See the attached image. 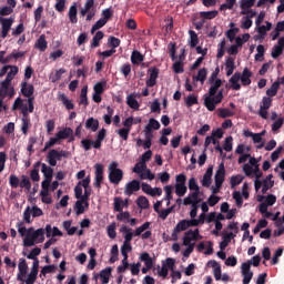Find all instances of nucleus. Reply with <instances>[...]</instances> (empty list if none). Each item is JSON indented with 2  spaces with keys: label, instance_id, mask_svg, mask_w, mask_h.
<instances>
[{
  "label": "nucleus",
  "instance_id": "1",
  "mask_svg": "<svg viewBox=\"0 0 284 284\" xmlns=\"http://www.w3.org/2000/svg\"><path fill=\"white\" fill-rule=\"evenodd\" d=\"M9 70L10 72H7L6 79L0 83V97H9V99H12V97H14V87H10V83H12L14 77L19 74V67L11 65Z\"/></svg>",
  "mask_w": 284,
  "mask_h": 284
},
{
  "label": "nucleus",
  "instance_id": "2",
  "mask_svg": "<svg viewBox=\"0 0 284 284\" xmlns=\"http://www.w3.org/2000/svg\"><path fill=\"white\" fill-rule=\"evenodd\" d=\"M105 136H108V130L101 129L95 135V141L90 139L81 140V148H83L84 152H90L92 148H94V150H101Z\"/></svg>",
  "mask_w": 284,
  "mask_h": 284
},
{
  "label": "nucleus",
  "instance_id": "3",
  "mask_svg": "<svg viewBox=\"0 0 284 284\" xmlns=\"http://www.w3.org/2000/svg\"><path fill=\"white\" fill-rule=\"evenodd\" d=\"M109 181L113 185H119L123 181V170L119 169V162L112 161L109 164Z\"/></svg>",
  "mask_w": 284,
  "mask_h": 284
},
{
  "label": "nucleus",
  "instance_id": "4",
  "mask_svg": "<svg viewBox=\"0 0 284 284\" xmlns=\"http://www.w3.org/2000/svg\"><path fill=\"white\" fill-rule=\"evenodd\" d=\"M223 101V89L217 92V94H204V106L209 112H214L216 110V105L222 103Z\"/></svg>",
  "mask_w": 284,
  "mask_h": 284
},
{
  "label": "nucleus",
  "instance_id": "5",
  "mask_svg": "<svg viewBox=\"0 0 284 284\" xmlns=\"http://www.w3.org/2000/svg\"><path fill=\"white\" fill-rule=\"evenodd\" d=\"M141 190V182L139 180H132L128 182L124 186L125 196H132L134 192H139Z\"/></svg>",
  "mask_w": 284,
  "mask_h": 284
},
{
  "label": "nucleus",
  "instance_id": "6",
  "mask_svg": "<svg viewBox=\"0 0 284 284\" xmlns=\"http://www.w3.org/2000/svg\"><path fill=\"white\" fill-rule=\"evenodd\" d=\"M161 72V70H159V68L156 67H152L149 69L148 73H149V79L146 80V88H154V85H156V79H159V73Z\"/></svg>",
  "mask_w": 284,
  "mask_h": 284
},
{
  "label": "nucleus",
  "instance_id": "7",
  "mask_svg": "<svg viewBox=\"0 0 284 284\" xmlns=\"http://www.w3.org/2000/svg\"><path fill=\"white\" fill-rule=\"evenodd\" d=\"M215 186L222 187L225 182V164L221 163L214 176Z\"/></svg>",
  "mask_w": 284,
  "mask_h": 284
},
{
  "label": "nucleus",
  "instance_id": "8",
  "mask_svg": "<svg viewBox=\"0 0 284 284\" xmlns=\"http://www.w3.org/2000/svg\"><path fill=\"white\" fill-rule=\"evenodd\" d=\"M18 270H19V273L17 275V281H20L21 283H26V280L23 278V276L28 274V262L26 261V258L22 257L19 260Z\"/></svg>",
  "mask_w": 284,
  "mask_h": 284
},
{
  "label": "nucleus",
  "instance_id": "9",
  "mask_svg": "<svg viewBox=\"0 0 284 284\" xmlns=\"http://www.w3.org/2000/svg\"><path fill=\"white\" fill-rule=\"evenodd\" d=\"M94 170H95V178H94V187H98V190H100L101 187V183H103V164L101 163H97L94 165Z\"/></svg>",
  "mask_w": 284,
  "mask_h": 284
},
{
  "label": "nucleus",
  "instance_id": "10",
  "mask_svg": "<svg viewBox=\"0 0 284 284\" xmlns=\"http://www.w3.org/2000/svg\"><path fill=\"white\" fill-rule=\"evenodd\" d=\"M21 93L27 99H34V85L28 84V81L21 82Z\"/></svg>",
  "mask_w": 284,
  "mask_h": 284
},
{
  "label": "nucleus",
  "instance_id": "11",
  "mask_svg": "<svg viewBox=\"0 0 284 284\" xmlns=\"http://www.w3.org/2000/svg\"><path fill=\"white\" fill-rule=\"evenodd\" d=\"M47 159L49 165H51V168H55L57 161H61V154H59V151L57 149H53L49 151Z\"/></svg>",
  "mask_w": 284,
  "mask_h": 284
},
{
  "label": "nucleus",
  "instance_id": "12",
  "mask_svg": "<svg viewBox=\"0 0 284 284\" xmlns=\"http://www.w3.org/2000/svg\"><path fill=\"white\" fill-rule=\"evenodd\" d=\"M207 267H213V276L215 278V281H221V264H219V262H216L215 260H211L207 262Z\"/></svg>",
  "mask_w": 284,
  "mask_h": 284
},
{
  "label": "nucleus",
  "instance_id": "13",
  "mask_svg": "<svg viewBox=\"0 0 284 284\" xmlns=\"http://www.w3.org/2000/svg\"><path fill=\"white\" fill-rule=\"evenodd\" d=\"M74 131L71 128H65L63 130H60L55 136L61 141V140H65V139H70L71 141H74Z\"/></svg>",
  "mask_w": 284,
  "mask_h": 284
},
{
  "label": "nucleus",
  "instance_id": "14",
  "mask_svg": "<svg viewBox=\"0 0 284 284\" xmlns=\"http://www.w3.org/2000/svg\"><path fill=\"white\" fill-rule=\"evenodd\" d=\"M212 174H214V168L209 166L202 179L203 187H210L212 185Z\"/></svg>",
  "mask_w": 284,
  "mask_h": 284
},
{
  "label": "nucleus",
  "instance_id": "15",
  "mask_svg": "<svg viewBox=\"0 0 284 284\" xmlns=\"http://www.w3.org/2000/svg\"><path fill=\"white\" fill-rule=\"evenodd\" d=\"M251 77H252V73L250 69L245 68L242 74H240V81L242 85L244 87L251 85L252 84V80L250 79Z\"/></svg>",
  "mask_w": 284,
  "mask_h": 284
},
{
  "label": "nucleus",
  "instance_id": "16",
  "mask_svg": "<svg viewBox=\"0 0 284 284\" xmlns=\"http://www.w3.org/2000/svg\"><path fill=\"white\" fill-rule=\"evenodd\" d=\"M145 61V55H143L139 50H133L131 53V63L133 65H139Z\"/></svg>",
  "mask_w": 284,
  "mask_h": 284
},
{
  "label": "nucleus",
  "instance_id": "17",
  "mask_svg": "<svg viewBox=\"0 0 284 284\" xmlns=\"http://www.w3.org/2000/svg\"><path fill=\"white\" fill-rule=\"evenodd\" d=\"M110 276H112V267L108 266L100 272L101 284L110 283Z\"/></svg>",
  "mask_w": 284,
  "mask_h": 284
},
{
  "label": "nucleus",
  "instance_id": "18",
  "mask_svg": "<svg viewBox=\"0 0 284 284\" xmlns=\"http://www.w3.org/2000/svg\"><path fill=\"white\" fill-rule=\"evenodd\" d=\"M85 130L91 132H97L99 130V120L94 118H89L84 123Z\"/></svg>",
  "mask_w": 284,
  "mask_h": 284
},
{
  "label": "nucleus",
  "instance_id": "19",
  "mask_svg": "<svg viewBox=\"0 0 284 284\" xmlns=\"http://www.w3.org/2000/svg\"><path fill=\"white\" fill-rule=\"evenodd\" d=\"M225 68L226 77H232V74H234V70H236V65L234 64V58L227 57L225 59Z\"/></svg>",
  "mask_w": 284,
  "mask_h": 284
},
{
  "label": "nucleus",
  "instance_id": "20",
  "mask_svg": "<svg viewBox=\"0 0 284 284\" xmlns=\"http://www.w3.org/2000/svg\"><path fill=\"white\" fill-rule=\"evenodd\" d=\"M120 232H122L124 235V242L125 245H128V243H132V239L134 236V233H132V229L125 226V225H122L121 229H120Z\"/></svg>",
  "mask_w": 284,
  "mask_h": 284
},
{
  "label": "nucleus",
  "instance_id": "21",
  "mask_svg": "<svg viewBox=\"0 0 284 284\" xmlns=\"http://www.w3.org/2000/svg\"><path fill=\"white\" fill-rule=\"evenodd\" d=\"M140 261H142V263H144L145 267H148V270H152V267H154V261L152 260V257L150 256V253L144 252L140 255Z\"/></svg>",
  "mask_w": 284,
  "mask_h": 284
},
{
  "label": "nucleus",
  "instance_id": "22",
  "mask_svg": "<svg viewBox=\"0 0 284 284\" xmlns=\"http://www.w3.org/2000/svg\"><path fill=\"white\" fill-rule=\"evenodd\" d=\"M41 172L47 181H52V175L54 170L51 166H48L45 163H41Z\"/></svg>",
  "mask_w": 284,
  "mask_h": 284
},
{
  "label": "nucleus",
  "instance_id": "23",
  "mask_svg": "<svg viewBox=\"0 0 284 284\" xmlns=\"http://www.w3.org/2000/svg\"><path fill=\"white\" fill-rule=\"evenodd\" d=\"M200 194H201V191H193L192 193L189 194V196H186L183 200V205H190V203L194 201L201 202L202 200L199 197Z\"/></svg>",
  "mask_w": 284,
  "mask_h": 284
},
{
  "label": "nucleus",
  "instance_id": "24",
  "mask_svg": "<svg viewBox=\"0 0 284 284\" xmlns=\"http://www.w3.org/2000/svg\"><path fill=\"white\" fill-rule=\"evenodd\" d=\"M36 48L40 50V52H45L48 50V40H45V34H41L36 42Z\"/></svg>",
  "mask_w": 284,
  "mask_h": 284
},
{
  "label": "nucleus",
  "instance_id": "25",
  "mask_svg": "<svg viewBox=\"0 0 284 284\" xmlns=\"http://www.w3.org/2000/svg\"><path fill=\"white\" fill-rule=\"evenodd\" d=\"M28 104H24V106L22 108V114L23 116H28V112L32 113L34 112V98H29L27 100Z\"/></svg>",
  "mask_w": 284,
  "mask_h": 284
},
{
  "label": "nucleus",
  "instance_id": "26",
  "mask_svg": "<svg viewBox=\"0 0 284 284\" xmlns=\"http://www.w3.org/2000/svg\"><path fill=\"white\" fill-rule=\"evenodd\" d=\"M126 105H129L131 110H139V108H141V105L139 104V101L132 93L126 97Z\"/></svg>",
  "mask_w": 284,
  "mask_h": 284
},
{
  "label": "nucleus",
  "instance_id": "27",
  "mask_svg": "<svg viewBox=\"0 0 284 284\" xmlns=\"http://www.w3.org/2000/svg\"><path fill=\"white\" fill-rule=\"evenodd\" d=\"M19 187L27 190V192L32 190V182H30V178L28 175H21Z\"/></svg>",
  "mask_w": 284,
  "mask_h": 284
},
{
  "label": "nucleus",
  "instance_id": "28",
  "mask_svg": "<svg viewBox=\"0 0 284 284\" xmlns=\"http://www.w3.org/2000/svg\"><path fill=\"white\" fill-rule=\"evenodd\" d=\"M278 88H281V82H274L271 88L266 90V95L272 99V97H276L278 94Z\"/></svg>",
  "mask_w": 284,
  "mask_h": 284
},
{
  "label": "nucleus",
  "instance_id": "29",
  "mask_svg": "<svg viewBox=\"0 0 284 284\" xmlns=\"http://www.w3.org/2000/svg\"><path fill=\"white\" fill-rule=\"evenodd\" d=\"M31 236L34 239V241H39V243H43L45 241V230L38 229L31 234Z\"/></svg>",
  "mask_w": 284,
  "mask_h": 284
},
{
  "label": "nucleus",
  "instance_id": "30",
  "mask_svg": "<svg viewBox=\"0 0 284 284\" xmlns=\"http://www.w3.org/2000/svg\"><path fill=\"white\" fill-rule=\"evenodd\" d=\"M92 10H97L94 8V0H87L84 3V8L81 9V11H80V14H81V17H85V14H88V12H90Z\"/></svg>",
  "mask_w": 284,
  "mask_h": 284
},
{
  "label": "nucleus",
  "instance_id": "31",
  "mask_svg": "<svg viewBox=\"0 0 284 284\" xmlns=\"http://www.w3.org/2000/svg\"><path fill=\"white\" fill-rule=\"evenodd\" d=\"M0 23L2 26V30L10 31L12 29V23H14V19L0 17Z\"/></svg>",
  "mask_w": 284,
  "mask_h": 284
},
{
  "label": "nucleus",
  "instance_id": "32",
  "mask_svg": "<svg viewBox=\"0 0 284 284\" xmlns=\"http://www.w3.org/2000/svg\"><path fill=\"white\" fill-rule=\"evenodd\" d=\"M59 99L67 110H74V103H72V100L68 99L65 93L60 94Z\"/></svg>",
  "mask_w": 284,
  "mask_h": 284
},
{
  "label": "nucleus",
  "instance_id": "33",
  "mask_svg": "<svg viewBox=\"0 0 284 284\" xmlns=\"http://www.w3.org/2000/svg\"><path fill=\"white\" fill-rule=\"evenodd\" d=\"M221 85H223V80L222 79L215 80L213 83H211V88L209 89V94H211V97H214L216 92H219V88H221Z\"/></svg>",
  "mask_w": 284,
  "mask_h": 284
},
{
  "label": "nucleus",
  "instance_id": "34",
  "mask_svg": "<svg viewBox=\"0 0 284 284\" xmlns=\"http://www.w3.org/2000/svg\"><path fill=\"white\" fill-rule=\"evenodd\" d=\"M103 37H105L103 31H98L92 39L91 48H99V45H101L100 41L103 39Z\"/></svg>",
  "mask_w": 284,
  "mask_h": 284
},
{
  "label": "nucleus",
  "instance_id": "35",
  "mask_svg": "<svg viewBox=\"0 0 284 284\" xmlns=\"http://www.w3.org/2000/svg\"><path fill=\"white\" fill-rule=\"evenodd\" d=\"M22 254H23V256H27V258H29L30 261H38L39 258L37 256H39L41 254V248L36 247V248L31 250V252L29 254H27L26 252H23Z\"/></svg>",
  "mask_w": 284,
  "mask_h": 284
},
{
  "label": "nucleus",
  "instance_id": "36",
  "mask_svg": "<svg viewBox=\"0 0 284 284\" xmlns=\"http://www.w3.org/2000/svg\"><path fill=\"white\" fill-rule=\"evenodd\" d=\"M200 17H201V19H204V20L205 19H209V20L216 19V17H219V11H216V10L201 11Z\"/></svg>",
  "mask_w": 284,
  "mask_h": 284
},
{
  "label": "nucleus",
  "instance_id": "37",
  "mask_svg": "<svg viewBox=\"0 0 284 284\" xmlns=\"http://www.w3.org/2000/svg\"><path fill=\"white\" fill-rule=\"evenodd\" d=\"M123 207L124 204H123V197H114L113 200V210L114 212H123Z\"/></svg>",
  "mask_w": 284,
  "mask_h": 284
},
{
  "label": "nucleus",
  "instance_id": "38",
  "mask_svg": "<svg viewBox=\"0 0 284 284\" xmlns=\"http://www.w3.org/2000/svg\"><path fill=\"white\" fill-rule=\"evenodd\" d=\"M136 204L141 207V210H148L150 207V201L143 195L138 197Z\"/></svg>",
  "mask_w": 284,
  "mask_h": 284
},
{
  "label": "nucleus",
  "instance_id": "39",
  "mask_svg": "<svg viewBox=\"0 0 284 284\" xmlns=\"http://www.w3.org/2000/svg\"><path fill=\"white\" fill-rule=\"evenodd\" d=\"M205 79H207V69L205 68L200 69L197 75L193 77L194 81H200L201 83H204Z\"/></svg>",
  "mask_w": 284,
  "mask_h": 284
},
{
  "label": "nucleus",
  "instance_id": "40",
  "mask_svg": "<svg viewBox=\"0 0 284 284\" xmlns=\"http://www.w3.org/2000/svg\"><path fill=\"white\" fill-rule=\"evenodd\" d=\"M184 102L186 108H192V105H199V97L190 94L187 95Z\"/></svg>",
  "mask_w": 284,
  "mask_h": 284
},
{
  "label": "nucleus",
  "instance_id": "41",
  "mask_svg": "<svg viewBox=\"0 0 284 284\" xmlns=\"http://www.w3.org/2000/svg\"><path fill=\"white\" fill-rule=\"evenodd\" d=\"M77 4H72L69 9V19L72 23H78L79 18H77Z\"/></svg>",
  "mask_w": 284,
  "mask_h": 284
},
{
  "label": "nucleus",
  "instance_id": "42",
  "mask_svg": "<svg viewBox=\"0 0 284 284\" xmlns=\"http://www.w3.org/2000/svg\"><path fill=\"white\" fill-rule=\"evenodd\" d=\"M65 74V69L57 70L54 73L50 75L52 83H57V81H61V78Z\"/></svg>",
  "mask_w": 284,
  "mask_h": 284
},
{
  "label": "nucleus",
  "instance_id": "43",
  "mask_svg": "<svg viewBox=\"0 0 284 284\" xmlns=\"http://www.w3.org/2000/svg\"><path fill=\"white\" fill-rule=\"evenodd\" d=\"M219 145V140L214 138L213 135H207L204 141V152H207V148H210V144Z\"/></svg>",
  "mask_w": 284,
  "mask_h": 284
},
{
  "label": "nucleus",
  "instance_id": "44",
  "mask_svg": "<svg viewBox=\"0 0 284 284\" xmlns=\"http://www.w3.org/2000/svg\"><path fill=\"white\" fill-rule=\"evenodd\" d=\"M189 34H190V47L191 48H196V45H199V34H196L195 31L193 30H190L189 31Z\"/></svg>",
  "mask_w": 284,
  "mask_h": 284
},
{
  "label": "nucleus",
  "instance_id": "45",
  "mask_svg": "<svg viewBox=\"0 0 284 284\" xmlns=\"http://www.w3.org/2000/svg\"><path fill=\"white\" fill-rule=\"evenodd\" d=\"M21 180H19V178L14 174H11L9 176V185L10 187H12V190H17V187L20 186Z\"/></svg>",
  "mask_w": 284,
  "mask_h": 284
},
{
  "label": "nucleus",
  "instance_id": "46",
  "mask_svg": "<svg viewBox=\"0 0 284 284\" xmlns=\"http://www.w3.org/2000/svg\"><path fill=\"white\" fill-rule=\"evenodd\" d=\"M40 165H41V162H37L34 164V169L30 173L32 181L39 182V180L41 179V176L39 175V169H38Z\"/></svg>",
  "mask_w": 284,
  "mask_h": 284
},
{
  "label": "nucleus",
  "instance_id": "47",
  "mask_svg": "<svg viewBox=\"0 0 284 284\" xmlns=\"http://www.w3.org/2000/svg\"><path fill=\"white\" fill-rule=\"evenodd\" d=\"M175 194L180 197L187 194V186L185 184H175Z\"/></svg>",
  "mask_w": 284,
  "mask_h": 284
},
{
  "label": "nucleus",
  "instance_id": "48",
  "mask_svg": "<svg viewBox=\"0 0 284 284\" xmlns=\"http://www.w3.org/2000/svg\"><path fill=\"white\" fill-rule=\"evenodd\" d=\"M145 170H148V164H144V162H138L133 168L135 174H143Z\"/></svg>",
  "mask_w": 284,
  "mask_h": 284
},
{
  "label": "nucleus",
  "instance_id": "49",
  "mask_svg": "<svg viewBox=\"0 0 284 284\" xmlns=\"http://www.w3.org/2000/svg\"><path fill=\"white\" fill-rule=\"evenodd\" d=\"M108 45L109 48H112V50H115V48H119V45H121V40L116 37H110L108 39Z\"/></svg>",
  "mask_w": 284,
  "mask_h": 284
},
{
  "label": "nucleus",
  "instance_id": "50",
  "mask_svg": "<svg viewBox=\"0 0 284 284\" xmlns=\"http://www.w3.org/2000/svg\"><path fill=\"white\" fill-rule=\"evenodd\" d=\"M83 203H85V201H83V200H78V201L75 202V207H74V210H75V214H77L78 216H80V214H83V213L85 212V206L83 205Z\"/></svg>",
  "mask_w": 284,
  "mask_h": 284
},
{
  "label": "nucleus",
  "instance_id": "51",
  "mask_svg": "<svg viewBox=\"0 0 284 284\" xmlns=\"http://www.w3.org/2000/svg\"><path fill=\"white\" fill-rule=\"evenodd\" d=\"M190 227V224H187V220H181L176 225H175V232H185Z\"/></svg>",
  "mask_w": 284,
  "mask_h": 284
},
{
  "label": "nucleus",
  "instance_id": "52",
  "mask_svg": "<svg viewBox=\"0 0 284 284\" xmlns=\"http://www.w3.org/2000/svg\"><path fill=\"white\" fill-rule=\"evenodd\" d=\"M142 192H144V194H148L149 196H154V189H152V186L145 182H143L141 185H140Z\"/></svg>",
  "mask_w": 284,
  "mask_h": 284
},
{
  "label": "nucleus",
  "instance_id": "53",
  "mask_svg": "<svg viewBox=\"0 0 284 284\" xmlns=\"http://www.w3.org/2000/svg\"><path fill=\"white\" fill-rule=\"evenodd\" d=\"M173 72H175V74H183L185 72L181 60L173 63Z\"/></svg>",
  "mask_w": 284,
  "mask_h": 284
},
{
  "label": "nucleus",
  "instance_id": "54",
  "mask_svg": "<svg viewBox=\"0 0 284 284\" xmlns=\"http://www.w3.org/2000/svg\"><path fill=\"white\" fill-rule=\"evenodd\" d=\"M219 116L221 119H227L230 116H234V112L230 109H219Z\"/></svg>",
  "mask_w": 284,
  "mask_h": 284
},
{
  "label": "nucleus",
  "instance_id": "55",
  "mask_svg": "<svg viewBox=\"0 0 284 284\" xmlns=\"http://www.w3.org/2000/svg\"><path fill=\"white\" fill-rule=\"evenodd\" d=\"M105 82H98L95 83V85L93 87V91L95 94H103V92H105Z\"/></svg>",
  "mask_w": 284,
  "mask_h": 284
},
{
  "label": "nucleus",
  "instance_id": "56",
  "mask_svg": "<svg viewBox=\"0 0 284 284\" xmlns=\"http://www.w3.org/2000/svg\"><path fill=\"white\" fill-rule=\"evenodd\" d=\"M109 239H116V223H112L106 229Z\"/></svg>",
  "mask_w": 284,
  "mask_h": 284
},
{
  "label": "nucleus",
  "instance_id": "57",
  "mask_svg": "<svg viewBox=\"0 0 284 284\" xmlns=\"http://www.w3.org/2000/svg\"><path fill=\"white\" fill-rule=\"evenodd\" d=\"M189 190L192 192H199L201 189L199 187V183L196 182V178H191L189 180Z\"/></svg>",
  "mask_w": 284,
  "mask_h": 284
},
{
  "label": "nucleus",
  "instance_id": "58",
  "mask_svg": "<svg viewBox=\"0 0 284 284\" xmlns=\"http://www.w3.org/2000/svg\"><path fill=\"white\" fill-rule=\"evenodd\" d=\"M37 276H39V272L31 271L26 280V284H34L37 282Z\"/></svg>",
  "mask_w": 284,
  "mask_h": 284
},
{
  "label": "nucleus",
  "instance_id": "59",
  "mask_svg": "<svg viewBox=\"0 0 284 284\" xmlns=\"http://www.w3.org/2000/svg\"><path fill=\"white\" fill-rule=\"evenodd\" d=\"M243 175L239 174V175H234L231 178V186L232 187H236V185H241V183H243Z\"/></svg>",
  "mask_w": 284,
  "mask_h": 284
},
{
  "label": "nucleus",
  "instance_id": "60",
  "mask_svg": "<svg viewBox=\"0 0 284 284\" xmlns=\"http://www.w3.org/2000/svg\"><path fill=\"white\" fill-rule=\"evenodd\" d=\"M260 108L262 110H270V108H272V98L263 97L262 105Z\"/></svg>",
  "mask_w": 284,
  "mask_h": 284
},
{
  "label": "nucleus",
  "instance_id": "61",
  "mask_svg": "<svg viewBox=\"0 0 284 284\" xmlns=\"http://www.w3.org/2000/svg\"><path fill=\"white\" fill-rule=\"evenodd\" d=\"M120 139H122L123 141H128V139H130V129H120L116 131Z\"/></svg>",
  "mask_w": 284,
  "mask_h": 284
},
{
  "label": "nucleus",
  "instance_id": "62",
  "mask_svg": "<svg viewBox=\"0 0 284 284\" xmlns=\"http://www.w3.org/2000/svg\"><path fill=\"white\" fill-rule=\"evenodd\" d=\"M283 50L284 49H282L281 47H277V44L273 47L272 53H271L272 59H278V57L283 54Z\"/></svg>",
  "mask_w": 284,
  "mask_h": 284
},
{
  "label": "nucleus",
  "instance_id": "63",
  "mask_svg": "<svg viewBox=\"0 0 284 284\" xmlns=\"http://www.w3.org/2000/svg\"><path fill=\"white\" fill-rule=\"evenodd\" d=\"M233 199L236 202L237 207H243V196L241 195V192L235 191L233 193Z\"/></svg>",
  "mask_w": 284,
  "mask_h": 284
},
{
  "label": "nucleus",
  "instance_id": "64",
  "mask_svg": "<svg viewBox=\"0 0 284 284\" xmlns=\"http://www.w3.org/2000/svg\"><path fill=\"white\" fill-rule=\"evenodd\" d=\"M232 141H234L232 136L225 139L223 144V150H225V152H232Z\"/></svg>",
  "mask_w": 284,
  "mask_h": 284
}]
</instances>
